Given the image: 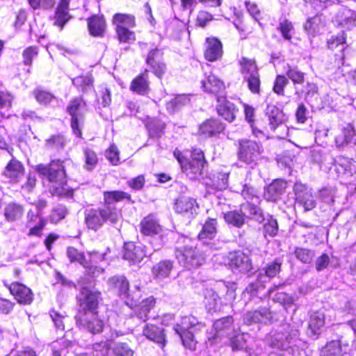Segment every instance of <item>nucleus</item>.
<instances>
[{"instance_id":"33","label":"nucleus","mask_w":356,"mask_h":356,"mask_svg":"<svg viewBox=\"0 0 356 356\" xmlns=\"http://www.w3.org/2000/svg\"><path fill=\"white\" fill-rule=\"evenodd\" d=\"M143 335L148 339L163 346L165 342L163 330L152 324L147 325L143 329Z\"/></svg>"},{"instance_id":"50","label":"nucleus","mask_w":356,"mask_h":356,"mask_svg":"<svg viewBox=\"0 0 356 356\" xmlns=\"http://www.w3.org/2000/svg\"><path fill=\"white\" fill-rule=\"evenodd\" d=\"M274 289L268 290V294L270 297H272L274 302L280 303L285 309L290 307L293 303V299L292 297L285 293H277L274 296H273Z\"/></svg>"},{"instance_id":"17","label":"nucleus","mask_w":356,"mask_h":356,"mask_svg":"<svg viewBox=\"0 0 356 356\" xmlns=\"http://www.w3.org/2000/svg\"><path fill=\"white\" fill-rule=\"evenodd\" d=\"M223 54L222 42L216 38L206 39L204 57L206 60L213 62L220 59Z\"/></svg>"},{"instance_id":"51","label":"nucleus","mask_w":356,"mask_h":356,"mask_svg":"<svg viewBox=\"0 0 356 356\" xmlns=\"http://www.w3.org/2000/svg\"><path fill=\"white\" fill-rule=\"evenodd\" d=\"M294 254L296 257L304 264H309L313 260L315 252L314 250L303 248H296L294 251Z\"/></svg>"},{"instance_id":"48","label":"nucleus","mask_w":356,"mask_h":356,"mask_svg":"<svg viewBox=\"0 0 356 356\" xmlns=\"http://www.w3.org/2000/svg\"><path fill=\"white\" fill-rule=\"evenodd\" d=\"M190 102L189 97L186 95H179L167 102L166 108L170 113H174L181 106Z\"/></svg>"},{"instance_id":"52","label":"nucleus","mask_w":356,"mask_h":356,"mask_svg":"<svg viewBox=\"0 0 356 356\" xmlns=\"http://www.w3.org/2000/svg\"><path fill=\"white\" fill-rule=\"evenodd\" d=\"M286 74L294 84H302L305 81V74L297 69L287 65Z\"/></svg>"},{"instance_id":"26","label":"nucleus","mask_w":356,"mask_h":356,"mask_svg":"<svg viewBox=\"0 0 356 356\" xmlns=\"http://www.w3.org/2000/svg\"><path fill=\"white\" fill-rule=\"evenodd\" d=\"M335 21L339 25L350 29L356 26V13L348 8H343L337 14Z\"/></svg>"},{"instance_id":"5","label":"nucleus","mask_w":356,"mask_h":356,"mask_svg":"<svg viewBox=\"0 0 356 356\" xmlns=\"http://www.w3.org/2000/svg\"><path fill=\"white\" fill-rule=\"evenodd\" d=\"M299 333L297 330H291L290 332H275L270 334L268 339L269 345L277 349H291L294 352L299 350L301 341L298 339Z\"/></svg>"},{"instance_id":"47","label":"nucleus","mask_w":356,"mask_h":356,"mask_svg":"<svg viewBox=\"0 0 356 356\" xmlns=\"http://www.w3.org/2000/svg\"><path fill=\"white\" fill-rule=\"evenodd\" d=\"M130 89L140 95H145L149 90V84L143 75L138 76L131 82Z\"/></svg>"},{"instance_id":"55","label":"nucleus","mask_w":356,"mask_h":356,"mask_svg":"<svg viewBox=\"0 0 356 356\" xmlns=\"http://www.w3.org/2000/svg\"><path fill=\"white\" fill-rule=\"evenodd\" d=\"M72 83L76 87L81 88L83 92H86L90 89L92 79L90 76H80L74 78Z\"/></svg>"},{"instance_id":"60","label":"nucleus","mask_w":356,"mask_h":356,"mask_svg":"<svg viewBox=\"0 0 356 356\" xmlns=\"http://www.w3.org/2000/svg\"><path fill=\"white\" fill-rule=\"evenodd\" d=\"M289 83L287 78L283 75H277L273 86V91L277 95H284V89Z\"/></svg>"},{"instance_id":"64","label":"nucleus","mask_w":356,"mask_h":356,"mask_svg":"<svg viewBox=\"0 0 356 356\" xmlns=\"http://www.w3.org/2000/svg\"><path fill=\"white\" fill-rule=\"evenodd\" d=\"M115 356H134L133 350L125 343H118L114 348Z\"/></svg>"},{"instance_id":"4","label":"nucleus","mask_w":356,"mask_h":356,"mask_svg":"<svg viewBox=\"0 0 356 356\" xmlns=\"http://www.w3.org/2000/svg\"><path fill=\"white\" fill-rule=\"evenodd\" d=\"M241 195L246 200L245 202L241 204V209L243 214L252 216V219L258 222L264 220L263 212L261 209L257 207L259 198L257 195V189L250 184H245L243 186Z\"/></svg>"},{"instance_id":"34","label":"nucleus","mask_w":356,"mask_h":356,"mask_svg":"<svg viewBox=\"0 0 356 356\" xmlns=\"http://www.w3.org/2000/svg\"><path fill=\"white\" fill-rule=\"evenodd\" d=\"M70 0H60L56 8L54 24L63 29L65 24L69 20L68 13Z\"/></svg>"},{"instance_id":"59","label":"nucleus","mask_w":356,"mask_h":356,"mask_svg":"<svg viewBox=\"0 0 356 356\" xmlns=\"http://www.w3.org/2000/svg\"><path fill=\"white\" fill-rule=\"evenodd\" d=\"M264 231L265 236L266 234L270 236H275L278 232V224L275 219L272 217L266 219L264 225Z\"/></svg>"},{"instance_id":"16","label":"nucleus","mask_w":356,"mask_h":356,"mask_svg":"<svg viewBox=\"0 0 356 356\" xmlns=\"http://www.w3.org/2000/svg\"><path fill=\"white\" fill-rule=\"evenodd\" d=\"M8 288L10 293L19 304L29 305L33 302V292L26 286L19 282H13L8 285Z\"/></svg>"},{"instance_id":"1","label":"nucleus","mask_w":356,"mask_h":356,"mask_svg":"<svg viewBox=\"0 0 356 356\" xmlns=\"http://www.w3.org/2000/svg\"><path fill=\"white\" fill-rule=\"evenodd\" d=\"M124 199L130 200L128 193L120 191H105L104 193V205L95 209H88L84 212L86 227L92 230L97 231L105 222L114 225L121 218V212L118 209L115 203Z\"/></svg>"},{"instance_id":"53","label":"nucleus","mask_w":356,"mask_h":356,"mask_svg":"<svg viewBox=\"0 0 356 356\" xmlns=\"http://www.w3.org/2000/svg\"><path fill=\"white\" fill-rule=\"evenodd\" d=\"M118 40L120 42L130 43L136 40L135 33L127 27L116 29Z\"/></svg>"},{"instance_id":"28","label":"nucleus","mask_w":356,"mask_h":356,"mask_svg":"<svg viewBox=\"0 0 356 356\" xmlns=\"http://www.w3.org/2000/svg\"><path fill=\"white\" fill-rule=\"evenodd\" d=\"M225 129L224 124L218 120L210 119L203 122L199 129L201 135L211 137L222 132Z\"/></svg>"},{"instance_id":"25","label":"nucleus","mask_w":356,"mask_h":356,"mask_svg":"<svg viewBox=\"0 0 356 356\" xmlns=\"http://www.w3.org/2000/svg\"><path fill=\"white\" fill-rule=\"evenodd\" d=\"M4 175L10 182L17 183L24 176V167L19 161L12 159L6 165Z\"/></svg>"},{"instance_id":"7","label":"nucleus","mask_w":356,"mask_h":356,"mask_svg":"<svg viewBox=\"0 0 356 356\" xmlns=\"http://www.w3.org/2000/svg\"><path fill=\"white\" fill-rule=\"evenodd\" d=\"M86 108V103L81 97L72 99L67 108L68 113L71 116V127L74 134L81 137V127L83 122V111Z\"/></svg>"},{"instance_id":"40","label":"nucleus","mask_w":356,"mask_h":356,"mask_svg":"<svg viewBox=\"0 0 356 356\" xmlns=\"http://www.w3.org/2000/svg\"><path fill=\"white\" fill-rule=\"evenodd\" d=\"M245 218H252V216L244 215L241 207L240 211H231L224 213V219L226 222L236 227H241L243 225Z\"/></svg>"},{"instance_id":"15","label":"nucleus","mask_w":356,"mask_h":356,"mask_svg":"<svg viewBox=\"0 0 356 356\" xmlns=\"http://www.w3.org/2000/svg\"><path fill=\"white\" fill-rule=\"evenodd\" d=\"M174 209L178 213L188 218H193L197 213L198 204L195 199L181 196L176 200Z\"/></svg>"},{"instance_id":"8","label":"nucleus","mask_w":356,"mask_h":356,"mask_svg":"<svg viewBox=\"0 0 356 356\" xmlns=\"http://www.w3.org/2000/svg\"><path fill=\"white\" fill-rule=\"evenodd\" d=\"M161 244L153 245V250H149L142 244H136L134 242L125 243L124 245V258L134 264L140 262L145 257L151 255L154 251L159 250Z\"/></svg>"},{"instance_id":"36","label":"nucleus","mask_w":356,"mask_h":356,"mask_svg":"<svg viewBox=\"0 0 356 356\" xmlns=\"http://www.w3.org/2000/svg\"><path fill=\"white\" fill-rule=\"evenodd\" d=\"M88 27L90 33L93 36H102L106 24L103 17L94 15L88 19Z\"/></svg>"},{"instance_id":"21","label":"nucleus","mask_w":356,"mask_h":356,"mask_svg":"<svg viewBox=\"0 0 356 356\" xmlns=\"http://www.w3.org/2000/svg\"><path fill=\"white\" fill-rule=\"evenodd\" d=\"M140 232L146 236L159 234L162 232V227L158 219L152 214L144 218L140 223Z\"/></svg>"},{"instance_id":"54","label":"nucleus","mask_w":356,"mask_h":356,"mask_svg":"<svg viewBox=\"0 0 356 356\" xmlns=\"http://www.w3.org/2000/svg\"><path fill=\"white\" fill-rule=\"evenodd\" d=\"M244 80L247 81L248 88L252 92H259L261 81L259 72L244 76Z\"/></svg>"},{"instance_id":"19","label":"nucleus","mask_w":356,"mask_h":356,"mask_svg":"<svg viewBox=\"0 0 356 356\" xmlns=\"http://www.w3.org/2000/svg\"><path fill=\"white\" fill-rule=\"evenodd\" d=\"M266 115L268 120V125L271 130L282 127L286 120V117L282 111L273 104L268 105L266 108Z\"/></svg>"},{"instance_id":"11","label":"nucleus","mask_w":356,"mask_h":356,"mask_svg":"<svg viewBox=\"0 0 356 356\" xmlns=\"http://www.w3.org/2000/svg\"><path fill=\"white\" fill-rule=\"evenodd\" d=\"M76 323L82 328L87 329L91 333L95 334L102 331L103 321L99 318L96 312H79L76 316Z\"/></svg>"},{"instance_id":"18","label":"nucleus","mask_w":356,"mask_h":356,"mask_svg":"<svg viewBox=\"0 0 356 356\" xmlns=\"http://www.w3.org/2000/svg\"><path fill=\"white\" fill-rule=\"evenodd\" d=\"M163 53L158 49L151 50L146 58V63L150 66L152 71L159 78H161L165 70V64L161 62Z\"/></svg>"},{"instance_id":"38","label":"nucleus","mask_w":356,"mask_h":356,"mask_svg":"<svg viewBox=\"0 0 356 356\" xmlns=\"http://www.w3.org/2000/svg\"><path fill=\"white\" fill-rule=\"evenodd\" d=\"M217 233V221L214 218H209L202 225L198 234L200 240L212 239Z\"/></svg>"},{"instance_id":"61","label":"nucleus","mask_w":356,"mask_h":356,"mask_svg":"<svg viewBox=\"0 0 356 356\" xmlns=\"http://www.w3.org/2000/svg\"><path fill=\"white\" fill-rule=\"evenodd\" d=\"M34 96L37 102L42 104H47L54 98L52 94L42 90H35Z\"/></svg>"},{"instance_id":"29","label":"nucleus","mask_w":356,"mask_h":356,"mask_svg":"<svg viewBox=\"0 0 356 356\" xmlns=\"http://www.w3.org/2000/svg\"><path fill=\"white\" fill-rule=\"evenodd\" d=\"M24 213V207L15 202L8 203L3 208V216L8 222H13L20 220Z\"/></svg>"},{"instance_id":"35","label":"nucleus","mask_w":356,"mask_h":356,"mask_svg":"<svg viewBox=\"0 0 356 356\" xmlns=\"http://www.w3.org/2000/svg\"><path fill=\"white\" fill-rule=\"evenodd\" d=\"M154 303L155 301L152 297H149L143 300L138 306H137L136 302H131V303L127 302V304L129 305L131 307H133L134 306L137 307L136 314L140 319H142L144 321L147 319L148 314L154 307Z\"/></svg>"},{"instance_id":"58","label":"nucleus","mask_w":356,"mask_h":356,"mask_svg":"<svg viewBox=\"0 0 356 356\" xmlns=\"http://www.w3.org/2000/svg\"><path fill=\"white\" fill-rule=\"evenodd\" d=\"M67 213V210L65 206L58 204L54 207L52 209L50 220L53 222H58L63 220Z\"/></svg>"},{"instance_id":"2","label":"nucleus","mask_w":356,"mask_h":356,"mask_svg":"<svg viewBox=\"0 0 356 356\" xmlns=\"http://www.w3.org/2000/svg\"><path fill=\"white\" fill-rule=\"evenodd\" d=\"M37 171L44 176H47L51 185L49 190L53 195L65 196L71 193L66 184L65 172L63 162L53 161L49 165H38Z\"/></svg>"},{"instance_id":"12","label":"nucleus","mask_w":356,"mask_h":356,"mask_svg":"<svg viewBox=\"0 0 356 356\" xmlns=\"http://www.w3.org/2000/svg\"><path fill=\"white\" fill-rule=\"evenodd\" d=\"M228 265L235 273H246L252 269L249 256L240 250L229 253Z\"/></svg>"},{"instance_id":"37","label":"nucleus","mask_w":356,"mask_h":356,"mask_svg":"<svg viewBox=\"0 0 356 356\" xmlns=\"http://www.w3.org/2000/svg\"><path fill=\"white\" fill-rule=\"evenodd\" d=\"M200 326L197 319L193 316H186L181 318L180 323L175 327L176 333L194 331Z\"/></svg>"},{"instance_id":"20","label":"nucleus","mask_w":356,"mask_h":356,"mask_svg":"<svg viewBox=\"0 0 356 356\" xmlns=\"http://www.w3.org/2000/svg\"><path fill=\"white\" fill-rule=\"evenodd\" d=\"M217 101L218 114L225 120L232 122L235 119L236 113L238 111L234 104L222 96H218Z\"/></svg>"},{"instance_id":"9","label":"nucleus","mask_w":356,"mask_h":356,"mask_svg":"<svg viewBox=\"0 0 356 356\" xmlns=\"http://www.w3.org/2000/svg\"><path fill=\"white\" fill-rule=\"evenodd\" d=\"M204 163L203 152L200 149H195L191 152V159L183 165L182 170L190 179H197L202 173Z\"/></svg>"},{"instance_id":"30","label":"nucleus","mask_w":356,"mask_h":356,"mask_svg":"<svg viewBox=\"0 0 356 356\" xmlns=\"http://www.w3.org/2000/svg\"><path fill=\"white\" fill-rule=\"evenodd\" d=\"M336 170L339 174L351 176L356 172V162L344 156H339L335 160Z\"/></svg>"},{"instance_id":"57","label":"nucleus","mask_w":356,"mask_h":356,"mask_svg":"<svg viewBox=\"0 0 356 356\" xmlns=\"http://www.w3.org/2000/svg\"><path fill=\"white\" fill-rule=\"evenodd\" d=\"M182 341L183 345L190 349L194 350L196 347L197 341L194 339L193 331L177 333Z\"/></svg>"},{"instance_id":"23","label":"nucleus","mask_w":356,"mask_h":356,"mask_svg":"<svg viewBox=\"0 0 356 356\" xmlns=\"http://www.w3.org/2000/svg\"><path fill=\"white\" fill-rule=\"evenodd\" d=\"M286 186V181L283 179L273 181L266 188L264 194V198L268 201H276L284 193Z\"/></svg>"},{"instance_id":"14","label":"nucleus","mask_w":356,"mask_h":356,"mask_svg":"<svg viewBox=\"0 0 356 356\" xmlns=\"http://www.w3.org/2000/svg\"><path fill=\"white\" fill-rule=\"evenodd\" d=\"M274 319V314L266 307H259L254 311L248 312L243 316L244 323L247 325L252 323L267 324L272 323Z\"/></svg>"},{"instance_id":"31","label":"nucleus","mask_w":356,"mask_h":356,"mask_svg":"<svg viewBox=\"0 0 356 356\" xmlns=\"http://www.w3.org/2000/svg\"><path fill=\"white\" fill-rule=\"evenodd\" d=\"M233 319L230 316L222 318L216 321L213 328L216 330L215 338L227 337L232 331Z\"/></svg>"},{"instance_id":"56","label":"nucleus","mask_w":356,"mask_h":356,"mask_svg":"<svg viewBox=\"0 0 356 356\" xmlns=\"http://www.w3.org/2000/svg\"><path fill=\"white\" fill-rule=\"evenodd\" d=\"M279 29L282 37L287 40H290L294 34V29L292 23L286 19L280 22Z\"/></svg>"},{"instance_id":"39","label":"nucleus","mask_w":356,"mask_h":356,"mask_svg":"<svg viewBox=\"0 0 356 356\" xmlns=\"http://www.w3.org/2000/svg\"><path fill=\"white\" fill-rule=\"evenodd\" d=\"M355 134V131L353 126L350 124H346L335 138L336 145L338 147H341L349 143Z\"/></svg>"},{"instance_id":"63","label":"nucleus","mask_w":356,"mask_h":356,"mask_svg":"<svg viewBox=\"0 0 356 356\" xmlns=\"http://www.w3.org/2000/svg\"><path fill=\"white\" fill-rule=\"evenodd\" d=\"M94 356H106L109 350L110 346L106 342H101L93 345Z\"/></svg>"},{"instance_id":"6","label":"nucleus","mask_w":356,"mask_h":356,"mask_svg":"<svg viewBox=\"0 0 356 356\" xmlns=\"http://www.w3.org/2000/svg\"><path fill=\"white\" fill-rule=\"evenodd\" d=\"M238 144L239 160L248 165H256L261 158L262 145L254 140L247 139L239 140Z\"/></svg>"},{"instance_id":"32","label":"nucleus","mask_w":356,"mask_h":356,"mask_svg":"<svg viewBox=\"0 0 356 356\" xmlns=\"http://www.w3.org/2000/svg\"><path fill=\"white\" fill-rule=\"evenodd\" d=\"M172 269V261L170 260H163L154 265L152 273L154 278L162 280L170 276Z\"/></svg>"},{"instance_id":"49","label":"nucleus","mask_w":356,"mask_h":356,"mask_svg":"<svg viewBox=\"0 0 356 356\" xmlns=\"http://www.w3.org/2000/svg\"><path fill=\"white\" fill-rule=\"evenodd\" d=\"M241 71L244 76H248L249 74L258 73V68L254 60L242 58L240 60Z\"/></svg>"},{"instance_id":"22","label":"nucleus","mask_w":356,"mask_h":356,"mask_svg":"<svg viewBox=\"0 0 356 356\" xmlns=\"http://www.w3.org/2000/svg\"><path fill=\"white\" fill-rule=\"evenodd\" d=\"M67 255L72 262L76 261L83 265L85 268H88V273H91L92 276H97L103 272L102 268H99L97 266H93L92 265L88 264L86 261L85 256L82 253L79 252L78 250L74 248H68L67 250Z\"/></svg>"},{"instance_id":"24","label":"nucleus","mask_w":356,"mask_h":356,"mask_svg":"<svg viewBox=\"0 0 356 356\" xmlns=\"http://www.w3.org/2000/svg\"><path fill=\"white\" fill-rule=\"evenodd\" d=\"M201 83L204 91L209 93L217 95L225 89L223 81L213 74L207 75L205 79L202 80Z\"/></svg>"},{"instance_id":"13","label":"nucleus","mask_w":356,"mask_h":356,"mask_svg":"<svg viewBox=\"0 0 356 356\" xmlns=\"http://www.w3.org/2000/svg\"><path fill=\"white\" fill-rule=\"evenodd\" d=\"M293 190L297 203L301 205L305 211H310L316 207L314 197L307 186L297 181L294 184Z\"/></svg>"},{"instance_id":"44","label":"nucleus","mask_w":356,"mask_h":356,"mask_svg":"<svg viewBox=\"0 0 356 356\" xmlns=\"http://www.w3.org/2000/svg\"><path fill=\"white\" fill-rule=\"evenodd\" d=\"M281 264L277 261L272 262L267 265L258 275V280L261 282H264L266 280L264 279L265 277L272 278L275 277L280 271Z\"/></svg>"},{"instance_id":"45","label":"nucleus","mask_w":356,"mask_h":356,"mask_svg":"<svg viewBox=\"0 0 356 356\" xmlns=\"http://www.w3.org/2000/svg\"><path fill=\"white\" fill-rule=\"evenodd\" d=\"M341 343L333 340L327 343L321 351V356H340L341 355Z\"/></svg>"},{"instance_id":"42","label":"nucleus","mask_w":356,"mask_h":356,"mask_svg":"<svg viewBox=\"0 0 356 356\" xmlns=\"http://www.w3.org/2000/svg\"><path fill=\"white\" fill-rule=\"evenodd\" d=\"M109 284L115 289H118L120 296L128 297L129 282L125 277L118 275L111 277L109 280Z\"/></svg>"},{"instance_id":"27","label":"nucleus","mask_w":356,"mask_h":356,"mask_svg":"<svg viewBox=\"0 0 356 356\" xmlns=\"http://www.w3.org/2000/svg\"><path fill=\"white\" fill-rule=\"evenodd\" d=\"M325 324V316L322 312H315L310 316L307 334L310 337L318 336Z\"/></svg>"},{"instance_id":"62","label":"nucleus","mask_w":356,"mask_h":356,"mask_svg":"<svg viewBox=\"0 0 356 356\" xmlns=\"http://www.w3.org/2000/svg\"><path fill=\"white\" fill-rule=\"evenodd\" d=\"M38 54V51L36 47H27L22 54L24 63L26 65H31L33 59L37 56Z\"/></svg>"},{"instance_id":"43","label":"nucleus","mask_w":356,"mask_h":356,"mask_svg":"<svg viewBox=\"0 0 356 356\" xmlns=\"http://www.w3.org/2000/svg\"><path fill=\"white\" fill-rule=\"evenodd\" d=\"M113 22L116 29L120 26L127 28H133L136 26L134 16L129 14L117 13L113 16Z\"/></svg>"},{"instance_id":"46","label":"nucleus","mask_w":356,"mask_h":356,"mask_svg":"<svg viewBox=\"0 0 356 356\" xmlns=\"http://www.w3.org/2000/svg\"><path fill=\"white\" fill-rule=\"evenodd\" d=\"M323 24L321 22V18L320 16H315L314 17L309 18L304 25L305 30L309 35H314L321 31Z\"/></svg>"},{"instance_id":"3","label":"nucleus","mask_w":356,"mask_h":356,"mask_svg":"<svg viewBox=\"0 0 356 356\" xmlns=\"http://www.w3.org/2000/svg\"><path fill=\"white\" fill-rule=\"evenodd\" d=\"M179 243L183 246L176 248V257L179 263L184 268L191 270L201 266L204 261V254L195 245L190 238L181 236Z\"/></svg>"},{"instance_id":"10","label":"nucleus","mask_w":356,"mask_h":356,"mask_svg":"<svg viewBox=\"0 0 356 356\" xmlns=\"http://www.w3.org/2000/svg\"><path fill=\"white\" fill-rule=\"evenodd\" d=\"M100 293L88 287H83L77 296L78 302L80 307V312L82 313L94 312L98 305Z\"/></svg>"},{"instance_id":"41","label":"nucleus","mask_w":356,"mask_h":356,"mask_svg":"<svg viewBox=\"0 0 356 356\" xmlns=\"http://www.w3.org/2000/svg\"><path fill=\"white\" fill-rule=\"evenodd\" d=\"M221 305L219 296L213 290H207L205 293V306L208 311L210 312L219 311Z\"/></svg>"}]
</instances>
